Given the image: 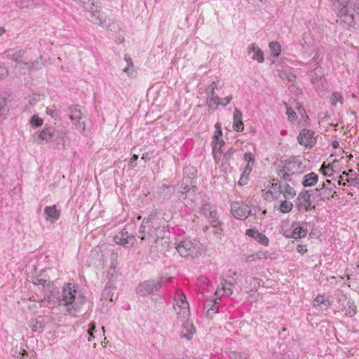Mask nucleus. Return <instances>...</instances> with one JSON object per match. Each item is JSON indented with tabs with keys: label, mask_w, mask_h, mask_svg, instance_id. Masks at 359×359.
<instances>
[{
	"label": "nucleus",
	"mask_w": 359,
	"mask_h": 359,
	"mask_svg": "<svg viewBox=\"0 0 359 359\" xmlns=\"http://www.w3.org/2000/svg\"><path fill=\"white\" fill-rule=\"evenodd\" d=\"M169 233L168 226L163 220L156 217V210H154L147 218L143 219L137 236L153 247L159 239L168 237Z\"/></svg>",
	"instance_id": "obj_1"
},
{
	"label": "nucleus",
	"mask_w": 359,
	"mask_h": 359,
	"mask_svg": "<svg viewBox=\"0 0 359 359\" xmlns=\"http://www.w3.org/2000/svg\"><path fill=\"white\" fill-rule=\"evenodd\" d=\"M91 7L87 11V18L93 23L97 24L103 28L108 29L111 26V20L100 11V4L93 0Z\"/></svg>",
	"instance_id": "obj_2"
},
{
	"label": "nucleus",
	"mask_w": 359,
	"mask_h": 359,
	"mask_svg": "<svg viewBox=\"0 0 359 359\" xmlns=\"http://www.w3.org/2000/svg\"><path fill=\"white\" fill-rule=\"evenodd\" d=\"M176 244V250L182 257L194 258L200 255V246L198 241L185 238Z\"/></svg>",
	"instance_id": "obj_3"
},
{
	"label": "nucleus",
	"mask_w": 359,
	"mask_h": 359,
	"mask_svg": "<svg viewBox=\"0 0 359 359\" xmlns=\"http://www.w3.org/2000/svg\"><path fill=\"white\" fill-rule=\"evenodd\" d=\"M332 3L334 11L341 20L348 25L353 22V11L350 6L349 0H330Z\"/></svg>",
	"instance_id": "obj_4"
},
{
	"label": "nucleus",
	"mask_w": 359,
	"mask_h": 359,
	"mask_svg": "<svg viewBox=\"0 0 359 359\" xmlns=\"http://www.w3.org/2000/svg\"><path fill=\"white\" fill-rule=\"evenodd\" d=\"M173 307L180 318L186 319L190 314L189 303L185 294L181 291L177 292L175 294Z\"/></svg>",
	"instance_id": "obj_5"
},
{
	"label": "nucleus",
	"mask_w": 359,
	"mask_h": 359,
	"mask_svg": "<svg viewBox=\"0 0 359 359\" xmlns=\"http://www.w3.org/2000/svg\"><path fill=\"white\" fill-rule=\"evenodd\" d=\"M282 163L280 168L283 169V171L293 175L302 173L305 168V165H303L299 157L290 158Z\"/></svg>",
	"instance_id": "obj_6"
},
{
	"label": "nucleus",
	"mask_w": 359,
	"mask_h": 359,
	"mask_svg": "<svg viewBox=\"0 0 359 359\" xmlns=\"http://www.w3.org/2000/svg\"><path fill=\"white\" fill-rule=\"evenodd\" d=\"M196 191L197 189L195 187H193L192 189H188V185L181 186L177 191L178 198L183 201L185 205L191 207L198 198Z\"/></svg>",
	"instance_id": "obj_7"
},
{
	"label": "nucleus",
	"mask_w": 359,
	"mask_h": 359,
	"mask_svg": "<svg viewBox=\"0 0 359 359\" xmlns=\"http://www.w3.org/2000/svg\"><path fill=\"white\" fill-rule=\"evenodd\" d=\"M114 241L118 245H121L126 248H130L134 245L136 241V238L133 233H129L125 228L116 234L114 238Z\"/></svg>",
	"instance_id": "obj_8"
},
{
	"label": "nucleus",
	"mask_w": 359,
	"mask_h": 359,
	"mask_svg": "<svg viewBox=\"0 0 359 359\" xmlns=\"http://www.w3.org/2000/svg\"><path fill=\"white\" fill-rule=\"evenodd\" d=\"M44 293V299L42 303L48 302L49 304H55L57 302V295L59 291L55 285L50 282H46L42 287Z\"/></svg>",
	"instance_id": "obj_9"
},
{
	"label": "nucleus",
	"mask_w": 359,
	"mask_h": 359,
	"mask_svg": "<svg viewBox=\"0 0 359 359\" xmlns=\"http://www.w3.org/2000/svg\"><path fill=\"white\" fill-rule=\"evenodd\" d=\"M161 287L160 281L156 282L154 280H149L140 283L136 289V292L140 296H147L154 291L158 290Z\"/></svg>",
	"instance_id": "obj_10"
},
{
	"label": "nucleus",
	"mask_w": 359,
	"mask_h": 359,
	"mask_svg": "<svg viewBox=\"0 0 359 359\" xmlns=\"http://www.w3.org/2000/svg\"><path fill=\"white\" fill-rule=\"evenodd\" d=\"M69 118L75 122L76 128L85 134L86 126L85 123L82 121L83 118V113L80 106H73L69 108Z\"/></svg>",
	"instance_id": "obj_11"
},
{
	"label": "nucleus",
	"mask_w": 359,
	"mask_h": 359,
	"mask_svg": "<svg viewBox=\"0 0 359 359\" xmlns=\"http://www.w3.org/2000/svg\"><path fill=\"white\" fill-rule=\"evenodd\" d=\"M338 302L341 306V309L344 312L346 316L352 317L356 313V306L354 302L348 299L344 294H338Z\"/></svg>",
	"instance_id": "obj_12"
},
{
	"label": "nucleus",
	"mask_w": 359,
	"mask_h": 359,
	"mask_svg": "<svg viewBox=\"0 0 359 359\" xmlns=\"http://www.w3.org/2000/svg\"><path fill=\"white\" fill-rule=\"evenodd\" d=\"M76 293L74 287L68 283L64 287L61 295L57 297V302H61L65 306L72 304L74 302Z\"/></svg>",
	"instance_id": "obj_13"
},
{
	"label": "nucleus",
	"mask_w": 359,
	"mask_h": 359,
	"mask_svg": "<svg viewBox=\"0 0 359 359\" xmlns=\"http://www.w3.org/2000/svg\"><path fill=\"white\" fill-rule=\"evenodd\" d=\"M296 207L299 211H308L311 208V194L309 191H302L296 202Z\"/></svg>",
	"instance_id": "obj_14"
},
{
	"label": "nucleus",
	"mask_w": 359,
	"mask_h": 359,
	"mask_svg": "<svg viewBox=\"0 0 359 359\" xmlns=\"http://www.w3.org/2000/svg\"><path fill=\"white\" fill-rule=\"evenodd\" d=\"M299 143L306 147H312L316 142L314 132L308 129H303L297 137Z\"/></svg>",
	"instance_id": "obj_15"
},
{
	"label": "nucleus",
	"mask_w": 359,
	"mask_h": 359,
	"mask_svg": "<svg viewBox=\"0 0 359 359\" xmlns=\"http://www.w3.org/2000/svg\"><path fill=\"white\" fill-rule=\"evenodd\" d=\"M231 211L236 218L241 220L245 219L251 213V210L247 205H241L238 202L232 203Z\"/></svg>",
	"instance_id": "obj_16"
},
{
	"label": "nucleus",
	"mask_w": 359,
	"mask_h": 359,
	"mask_svg": "<svg viewBox=\"0 0 359 359\" xmlns=\"http://www.w3.org/2000/svg\"><path fill=\"white\" fill-rule=\"evenodd\" d=\"M247 54L252 60L262 63L264 60L263 51L255 43H250L247 48Z\"/></svg>",
	"instance_id": "obj_17"
},
{
	"label": "nucleus",
	"mask_w": 359,
	"mask_h": 359,
	"mask_svg": "<svg viewBox=\"0 0 359 359\" xmlns=\"http://www.w3.org/2000/svg\"><path fill=\"white\" fill-rule=\"evenodd\" d=\"M43 65V57L41 56L32 62L20 63V69L24 70V74H25L26 71L30 72L40 69Z\"/></svg>",
	"instance_id": "obj_18"
},
{
	"label": "nucleus",
	"mask_w": 359,
	"mask_h": 359,
	"mask_svg": "<svg viewBox=\"0 0 359 359\" xmlns=\"http://www.w3.org/2000/svg\"><path fill=\"white\" fill-rule=\"evenodd\" d=\"M60 211L57 209L56 205L47 206L44 209V217L46 221L55 222L60 218Z\"/></svg>",
	"instance_id": "obj_19"
},
{
	"label": "nucleus",
	"mask_w": 359,
	"mask_h": 359,
	"mask_svg": "<svg viewBox=\"0 0 359 359\" xmlns=\"http://www.w3.org/2000/svg\"><path fill=\"white\" fill-rule=\"evenodd\" d=\"M330 305V302L323 295H318L313 301V307L318 311H327Z\"/></svg>",
	"instance_id": "obj_20"
},
{
	"label": "nucleus",
	"mask_w": 359,
	"mask_h": 359,
	"mask_svg": "<svg viewBox=\"0 0 359 359\" xmlns=\"http://www.w3.org/2000/svg\"><path fill=\"white\" fill-rule=\"evenodd\" d=\"M245 234L250 237L253 238L257 242L264 245L266 246L269 245V238L264 234L259 232L256 229H248L246 230Z\"/></svg>",
	"instance_id": "obj_21"
},
{
	"label": "nucleus",
	"mask_w": 359,
	"mask_h": 359,
	"mask_svg": "<svg viewBox=\"0 0 359 359\" xmlns=\"http://www.w3.org/2000/svg\"><path fill=\"white\" fill-rule=\"evenodd\" d=\"M195 332L196 329L193 324L189 321H186L182 324L180 337L182 338H186L189 340L192 338Z\"/></svg>",
	"instance_id": "obj_22"
},
{
	"label": "nucleus",
	"mask_w": 359,
	"mask_h": 359,
	"mask_svg": "<svg viewBox=\"0 0 359 359\" xmlns=\"http://www.w3.org/2000/svg\"><path fill=\"white\" fill-rule=\"evenodd\" d=\"M55 135V130L52 127H48L43 129L38 135L39 139L41 140L40 144L43 142H48Z\"/></svg>",
	"instance_id": "obj_23"
},
{
	"label": "nucleus",
	"mask_w": 359,
	"mask_h": 359,
	"mask_svg": "<svg viewBox=\"0 0 359 359\" xmlns=\"http://www.w3.org/2000/svg\"><path fill=\"white\" fill-rule=\"evenodd\" d=\"M220 286L215 291V295L217 297L219 295H231L233 292L232 283L227 282L226 280H223L220 283Z\"/></svg>",
	"instance_id": "obj_24"
},
{
	"label": "nucleus",
	"mask_w": 359,
	"mask_h": 359,
	"mask_svg": "<svg viewBox=\"0 0 359 359\" xmlns=\"http://www.w3.org/2000/svg\"><path fill=\"white\" fill-rule=\"evenodd\" d=\"M25 53V50L22 49L18 50H10L6 53V57L9 60L15 61L17 63V68L20 69V63H22L23 62L20 61V59L23 56Z\"/></svg>",
	"instance_id": "obj_25"
},
{
	"label": "nucleus",
	"mask_w": 359,
	"mask_h": 359,
	"mask_svg": "<svg viewBox=\"0 0 359 359\" xmlns=\"http://www.w3.org/2000/svg\"><path fill=\"white\" fill-rule=\"evenodd\" d=\"M233 128L236 131H242L244 129V124L242 121V113L238 109H236L233 112Z\"/></svg>",
	"instance_id": "obj_26"
},
{
	"label": "nucleus",
	"mask_w": 359,
	"mask_h": 359,
	"mask_svg": "<svg viewBox=\"0 0 359 359\" xmlns=\"http://www.w3.org/2000/svg\"><path fill=\"white\" fill-rule=\"evenodd\" d=\"M29 325L34 332H41L43 330L45 323L42 318L39 316L38 318H32L29 320Z\"/></svg>",
	"instance_id": "obj_27"
},
{
	"label": "nucleus",
	"mask_w": 359,
	"mask_h": 359,
	"mask_svg": "<svg viewBox=\"0 0 359 359\" xmlns=\"http://www.w3.org/2000/svg\"><path fill=\"white\" fill-rule=\"evenodd\" d=\"M318 180V176L313 172H311L304 176L302 185L304 187H310L314 186Z\"/></svg>",
	"instance_id": "obj_28"
},
{
	"label": "nucleus",
	"mask_w": 359,
	"mask_h": 359,
	"mask_svg": "<svg viewBox=\"0 0 359 359\" xmlns=\"http://www.w3.org/2000/svg\"><path fill=\"white\" fill-rule=\"evenodd\" d=\"M323 75V72L322 68L318 67L310 72L309 76L311 77L312 83L317 84L319 81H321Z\"/></svg>",
	"instance_id": "obj_29"
},
{
	"label": "nucleus",
	"mask_w": 359,
	"mask_h": 359,
	"mask_svg": "<svg viewBox=\"0 0 359 359\" xmlns=\"http://www.w3.org/2000/svg\"><path fill=\"white\" fill-rule=\"evenodd\" d=\"M280 193H282L285 198H292L296 195V191L294 189L288 184V183H285L283 186V189L280 190Z\"/></svg>",
	"instance_id": "obj_30"
},
{
	"label": "nucleus",
	"mask_w": 359,
	"mask_h": 359,
	"mask_svg": "<svg viewBox=\"0 0 359 359\" xmlns=\"http://www.w3.org/2000/svg\"><path fill=\"white\" fill-rule=\"evenodd\" d=\"M271 54L273 57L279 56L281 52V46L278 41H272L269 45Z\"/></svg>",
	"instance_id": "obj_31"
},
{
	"label": "nucleus",
	"mask_w": 359,
	"mask_h": 359,
	"mask_svg": "<svg viewBox=\"0 0 359 359\" xmlns=\"http://www.w3.org/2000/svg\"><path fill=\"white\" fill-rule=\"evenodd\" d=\"M307 232H308V231L306 229H304L303 227L297 226L293 229L290 237L292 238H294V239L304 238L306 236Z\"/></svg>",
	"instance_id": "obj_32"
},
{
	"label": "nucleus",
	"mask_w": 359,
	"mask_h": 359,
	"mask_svg": "<svg viewBox=\"0 0 359 359\" xmlns=\"http://www.w3.org/2000/svg\"><path fill=\"white\" fill-rule=\"evenodd\" d=\"M214 91H211V95L208 98V103L209 107H213L214 106L217 107L221 104L222 101L219 96L215 95Z\"/></svg>",
	"instance_id": "obj_33"
},
{
	"label": "nucleus",
	"mask_w": 359,
	"mask_h": 359,
	"mask_svg": "<svg viewBox=\"0 0 359 359\" xmlns=\"http://www.w3.org/2000/svg\"><path fill=\"white\" fill-rule=\"evenodd\" d=\"M205 307H208L205 313V316L208 317H211L213 313H217L219 308V304L216 302H212L211 306L210 304L206 305Z\"/></svg>",
	"instance_id": "obj_34"
},
{
	"label": "nucleus",
	"mask_w": 359,
	"mask_h": 359,
	"mask_svg": "<svg viewBox=\"0 0 359 359\" xmlns=\"http://www.w3.org/2000/svg\"><path fill=\"white\" fill-rule=\"evenodd\" d=\"M320 170L322 172L323 175L327 177H331L333 175L334 170L330 164L326 165L325 163L322 164Z\"/></svg>",
	"instance_id": "obj_35"
},
{
	"label": "nucleus",
	"mask_w": 359,
	"mask_h": 359,
	"mask_svg": "<svg viewBox=\"0 0 359 359\" xmlns=\"http://www.w3.org/2000/svg\"><path fill=\"white\" fill-rule=\"evenodd\" d=\"M229 357L231 359H248L249 355L245 352L231 351L229 353Z\"/></svg>",
	"instance_id": "obj_36"
},
{
	"label": "nucleus",
	"mask_w": 359,
	"mask_h": 359,
	"mask_svg": "<svg viewBox=\"0 0 359 359\" xmlns=\"http://www.w3.org/2000/svg\"><path fill=\"white\" fill-rule=\"evenodd\" d=\"M184 175H187V178L190 180V182L192 183V180L196 177V170L194 167L189 166L184 169Z\"/></svg>",
	"instance_id": "obj_37"
},
{
	"label": "nucleus",
	"mask_w": 359,
	"mask_h": 359,
	"mask_svg": "<svg viewBox=\"0 0 359 359\" xmlns=\"http://www.w3.org/2000/svg\"><path fill=\"white\" fill-rule=\"evenodd\" d=\"M344 175L347 177L346 181L348 182H356L357 174L353 170H349L348 172H346V171L342 172V174L339 177V178L343 179Z\"/></svg>",
	"instance_id": "obj_38"
},
{
	"label": "nucleus",
	"mask_w": 359,
	"mask_h": 359,
	"mask_svg": "<svg viewBox=\"0 0 359 359\" xmlns=\"http://www.w3.org/2000/svg\"><path fill=\"white\" fill-rule=\"evenodd\" d=\"M278 175L282 180L287 183L288 182H292V176L293 174L283 171V169L280 168L278 170Z\"/></svg>",
	"instance_id": "obj_39"
},
{
	"label": "nucleus",
	"mask_w": 359,
	"mask_h": 359,
	"mask_svg": "<svg viewBox=\"0 0 359 359\" xmlns=\"http://www.w3.org/2000/svg\"><path fill=\"white\" fill-rule=\"evenodd\" d=\"M331 102L332 104H336L337 102L342 103L343 98L340 91H334L332 93V96L330 97Z\"/></svg>",
	"instance_id": "obj_40"
},
{
	"label": "nucleus",
	"mask_w": 359,
	"mask_h": 359,
	"mask_svg": "<svg viewBox=\"0 0 359 359\" xmlns=\"http://www.w3.org/2000/svg\"><path fill=\"white\" fill-rule=\"evenodd\" d=\"M292 203L287 201H282L280 205V210L282 212H289L292 208Z\"/></svg>",
	"instance_id": "obj_41"
},
{
	"label": "nucleus",
	"mask_w": 359,
	"mask_h": 359,
	"mask_svg": "<svg viewBox=\"0 0 359 359\" xmlns=\"http://www.w3.org/2000/svg\"><path fill=\"white\" fill-rule=\"evenodd\" d=\"M30 123L33 126L39 127L42 125L43 120L36 115H34L32 117Z\"/></svg>",
	"instance_id": "obj_42"
},
{
	"label": "nucleus",
	"mask_w": 359,
	"mask_h": 359,
	"mask_svg": "<svg viewBox=\"0 0 359 359\" xmlns=\"http://www.w3.org/2000/svg\"><path fill=\"white\" fill-rule=\"evenodd\" d=\"M287 108L286 114L287 115L288 119L292 121L297 118L296 112L290 107H288L287 104L285 103Z\"/></svg>",
	"instance_id": "obj_43"
},
{
	"label": "nucleus",
	"mask_w": 359,
	"mask_h": 359,
	"mask_svg": "<svg viewBox=\"0 0 359 359\" xmlns=\"http://www.w3.org/2000/svg\"><path fill=\"white\" fill-rule=\"evenodd\" d=\"M212 152L215 159L219 158L222 155V151L217 149V142H215L214 145H212Z\"/></svg>",
	"instance_id": "obj_44"
},
{
	"label": "nucleus",
	"mask_w": 359,
	"mask_h": 359,
	"mask_svg": "<svg viewBox=\"0 0 359 359\" xmlns=\"http://www.w3.org/2000/svg\"><path fill=\"white\" fill-rule=\"evenodd\" d=\"M95 323H90L89 325V329L88 330V334L89 335L88 341H91L93 339L95 338L93 335L94 331H95Z\"/></svg>",
	"instance_id": "obj_45"
},
{
	"label": "nucleus",
	"mask_w": 359,
	"mask_h": 359,
	"mask_svg": "<svg viewBox=\"0 0 359 359\" xmlns=\"http://www.w3.org/2000/svg\"><path fill=\"white\" fill-rule=\"evenodd\" d=\"M46 280H43L42 278H39L38 277H34V278H32V283L34 285H41L42 287L44 285V284L46 283Z\"/></svg>",
	"instance_id": "obj_46"
},
{
	"label": "nucleus",
	"mask_w": 359,
	"mask_h": 359,
	"mask_svg": "<svg viewBox=\"0 0 359 359\" xmlns=\"http://www.w3.org/2000/svg\"><path fill=\"white\" fill-rule=\"evenodd\" d=\"M255 257L257 259H267L269 257V254L267 252L259 251L255 253Z\"/></svg>",
	"instance_id": "obj_47"
},
{
	"label": "nucleus",
	"mask_w": 359,
	"mask_h": 359,
	"mask_svg": "<svg viewBox=\"0 0 359 359\" xmlns=\"http://www.w3.org/2000/svg\"><path fill=\"white\" fill-rule=\"evenodd\" d=\"M244 159L248 162V164L249 165L250 163H253L254 162V156L250 152H247L244 154Z\"/></svg>",
	"instance_id": "obj_48"
},
{
	"label": "nucleus",
	"mask_w": 359,
	"mask_h": 359,
	"mask_svg": "<svg viewBox=\"0 0 359 359\" xmlns=\"http://www.w3.org/2000/svg\"><path fill=\"white\" fill-rule=\"evenodd\" d=\"M221 88H222V86L220 84L219 81H213L208 90H217Z\"/></svg>",
	"instance_id": "obj_49"
},
{
	"label": "nucleus",
	"mask_w": 359,
	"mask_h": 359,
	"mask_svg": "<svg viewBox=\"0 0 359 359\" xmlns=\"http://www.w3.org/2000/svg\"><path fill=\"white\" fill-rule=\"evenodd\" d=\"M233 152V150L232 148H231L227 152H226L224 154L222 161H224V163H227L228 160L231 158Z\"/></svg>",
	"instance_id": "obj_50"
},
{
	"label": "nucleus",
	"mask_w": 359,
	"mask_h": 359,
	"mask_svg": "<svg viewBox=\"0 0 359 359\" xmlns=\"http://www.w3.org/2000/svg\"><path fill=\"white\" fill-rule=\"evenodd\" d=\"M297 250L299 253H304L307 251L306 245H302L299 244L297 247Z\"/></svg>",
	"instance_id": "obj_51"
},
{
	"label": "nucleus",
	"mask_w": 359,
	"mask_h": 359,
	"mask_svg": "<svg viewBox=\"0 0 359 359\" xmlns=\"http://www.w3.org/2000/svg\"><path fill=\"white\" fill-rule=\"evenodd\" d=\"M350 6H351V9H352V11H353V13L355 12V11H357L358 13L359 14V0H356L355 4H354V7L355 8H352V6L351 4H350ZM354 20V18H353V21ZM353 23V22L351 23V25Z\"/></svg>",
	"instance_id": "obj_52"
},
{
	"label": "nucleus",
	"mask_w": 359,
	"mask_h": 359,
	"mask_svg": "<svg viewBox=\"0 0 359 359\" xmlns=\"http://www.w3.org/2000/svg\"><path fill=\"white\" fill-rule=\"evenodd\" d=\"M215 142H217V149H221V147L224 145V141L223 140H219V138H218V140L215 139L212 141V145H214Z\"/></svg>",
	"instance_id": "obj_53"
},
{
	"label": "nucleus",
	"mask_w": 359,
	"mask_h": 359,
	"mask_svg": "<svg viewBox=\"0 0 359 359\" xmlns=\"http://www.w3.org/2000/svg\"><path fill=\"white\" fill-rule=\"evenodd\" d=\"M124 60H125V61L127 62V65H128V66H131V67H133V61H132V58H131V57H130V55H128V54H126V55H124Z\"/></svg>",
	"instance_id": "obj_54"
},
{
	"label": "nucleus",
	"mask_w": 359,
	"mask_h": 359,
	"mask_svg": "<svg viewBox=\"0 0 359 359\" xmlns=\"http://www.w3.org/2000/svg\"><path fill=\"white\" fill-rule=\"evenodd\" d=\"M8 74V70L5 67L0 66V78L6 76Z\"/></svg>",
	"instance_id": "obj_55"
},
{
	"label": "nucleus",
	"mask_w": 359,
	"mask_h": 359,
	"mask_svg": "<svg viewBox=\"0 0 359 359\" xmlns=\"http://www.w3.org/2000/svg\"><path fill=\"white\" fill-rule=\"evenodd\" d=\"M251 170H252V169H251L250 165L249 164H248V165L245 166V169H244V170H243V172L242 175H245V176H246V177H247V175H248L250 174V172H251Z\"/></svg>",
	"instance_id": "obj_56"
},
{
	"label": "nucleus",
	"mask_w": 359,
	"mask_h": 359,
	"mask_svg": "<svg viewBox=\"0 0 359 359\" xmlns=\"http://www.w3.org/2000/svg\"><path fill=\"white\" fill-rule=\"evenodd\" d=\"M231 98H232V97L231 95L225 97L224 99V102L222 101L221 105L226 106L227 104L229 103V102L231 101Z\"/></svg>",
	"instance_id": "obj_57"
},
{
	"label": "nucleus",
	"mask_w": 359,
	"mask_h": 359,
	"mask_svg": "<svg viewBox=\"0 0 359 359\" xmlns=\"http://www.w3.org/2000/svg\"><path fill=\"white\" fill-rule=\"evenodd\" d=\"M285 76L290 82H292L296 78L295 75L292 73L285 74Z\"/></svg>",
	"instance_id": "obj_58"
},
{
	"label": "nucleus",
	"mask_w": 359,
	"mask_h": 359,
	"mask_svg": "<svg viewBox=\"0 0 359 359\" xmlns=\"http://www.w3.org/2000/svg\"><path fill=\"white\" fill-rule=\"evenodd\" d=\"M247 177L242 175L239 180L238 184L240 185H244L247 183Z\"/></svg>",
	"instance_id": "obj_59"
},
{
	"label": "nucleus",
	"mask_w": 359,
	"mask_h": 359,
	"mask_svg": "<svg viewBox=\"0 0 359 359\" xmlns=\"http://www.w3.org/2000/svg\"><path fill=\"white\" fill-rule=\"evenodd\" d=\"M255 259H257V258L255 257V254H253V255H250L247 256L245 261L247 262H252V261H254Z\"/></svg>",
	"instance_id": "obj_60"
},
{
	"label": "nucleus",
	"mask_w": 359,
	"mask_h": 359,
	"mask_svg": "<svg viewBox=\"0 0 359 359\" xmlns=\"http://www.w3.org/2000/svg\"><path fill=\"white\" fill-rule=\"evenodd\" d=\"M138 155L134 154L130 160V163L133 167L135 165V162L138 160Z\"/></svg>",
	"instance_id": "obj_61"
},
{
	"label": "nucleus",
	"mask_w": 359,
	"mask_h": 359,
	"mask_svg": "<svg viewBox=\"0 0 359 359\" xmlns=\"http://www.w3.org/2000/svg\"><path fill=\"white\" fill-rule=\"evenodd\" d=\"M6 99L5 97L0 98V109L6 106Z\"/></svg>",
	"instance_id": "obj_62"
},
{
	"label": "nucleus",
	"mask_w": 359,
	"mask_h": 359,
	"mask_svg": "<svg viewBox=\"0 0 359 359\" xmlns=\"http://www.w3.org/2000/svg\"><path fill=\"white\" fill-rule=\"evenodd\" d=\"M222 130H216L215 133V135H214V137L215 139H217L218 140V138L222 136Z\"/></svg>",
	"instance_id": "obj_63"
},
{
	"label": "nucleus",
	"mask_w": 359,
	"mask_h": 359,
	"mask_svg": "<svg viewBox=\"0 0 359 359\" xmlns=\"http://www.w3.org/2000/svg\"><path fill=\"white\" fill-rule=\"evenodd\" d=\"M46 111L48 115L52 117L54 116V111L52 109L47 107Z\"/></svg>",
	"instance_id": "obj_64"
}]
</instances>
